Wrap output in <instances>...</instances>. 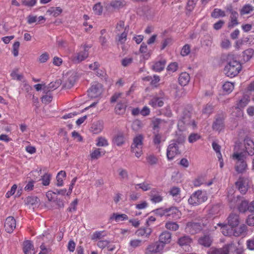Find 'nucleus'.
I'll return each instance as SVG.
<instances>
[{"label":"nucleus","instance_id":"f257e3e1","mask_svg":"<svg viewBox=\"0 0 254 254\" xmlns=\"http://www.w3.org/2000/svg\"><path fill=\"white\" fill-rule=\"evenodd\" d=\"M225 60L227 63L224 69L225 74L231 77L237 75L242 69L240 63L232 54H228Z\"/></svg>","mask_w":254,"mask_h":254},{"label":"nucleus","instance_id":"f03ea898","mask_svg":"<svg viewBox=\"0 0 254 254\" xmlns=\"http://www.w3.org/2000/svg\"><path fill=\"white\" fill-rule=\"evenodd\" d=\"M177 112L183 114V116L180 117L178 121V127L179 130H184L187 125H190L193 129L196 127L197 124L194 120H190L189 111L184 110L183 107H181L178 109Z\"/></svg>","mask_w":254,"mask_h":254},{"label":"nucleus","instance_id":"7ed1b4c3","mask_svg":"<svg viewBox=\"0 0 254 254\" xmlns=\"http://www.w3.org/2000/svg\"><path fill=\"white\" fill-rule=\"evenodd\" d=\"M121 95L122 94L120 93H116L110 98V102L111 103L117 102L114 110L115 113L119 115L125 114L127 107V102L126 99H120Z\"/></svg>","mask_w":254,"mask_h":254},{"label":"nucleus","instance_id":"20e7f679","mask_svg":"<svg viewBox=\"0 0 254 254\" xmlns=\"http://www.w3.org/2000/svg\"><path fill=\"white\" fill-rule=\"evenodd\" d=\"M245 155L244 152H236L232 155V158L235 161V170L239 173L244 172L247 167V164L245 161Z\"/></svg>","mask_w":254,"mask_h":254},{"label":"nucleus","instance_id":"39448f33","mask_svg":"<svg viewBox=\"0 0 254 254\" xmlns=\"http://www.w3.org/2000/svg\"><path fill=\"white\" fill-rule=\"evenodd\" d=\"M207 199L206 193L201 190L194 192L188 199L189 204L193 205H199Z\"/></svg>","mask_w":254,"mask_h":254},{"label":"nucleus","instance_id":"423d86ee","mask_svg":"<svg viewBox=\"0 0 254 254\" xmlns=\"http://www.w3.org/2000/svg\"><path fill=\"white\" fill-rule=\"evenodd\" d=\"M143 136L142 134L136 135L133 140V143L131 146L132 152L135 153L137 157H139L142 154V148L143 145Z\"/></svg>","mask_w":254,"mask_h":254},{"label":"nucleus","instance_id":"0eeeda50","mask_svg":"<svg viewBox=\"0 0 254 254\" xmlns=\"http://www.w3.org/2000/svg\"><path fill=\"white\" fill-rule=\"evenodd\" d=\"M91 47V46L86 44L81 46L80 51L73 56V61L75 63H79L85 60L89 56L88 51Z\"/></svg>","mask_w":254,"mask_h":254},{"label":"nucleus","instance_id":"6e6552de","mask_svg":"<svg viewBox=\"0 0 254 254\" xmlns=\"http://www.w3.org/2000/svg\"><path fill=\"white\" fill-rule=\"evenodd\" d=\"M164 248L163 244H162L159 241H156L147 246L145 253L148 254H161L163 252Z\"/></svg>","mask_w":254,"mask_h":254},{"label":"nucleus","instance_id":"1a4fd4ad","mask_svg":"<svg viewBox=\"0 0 254 254\" xmlns=\"http://www.w3.org/2000/svg\"><path fill=\"white\" fill-rule=\"evenodd\" d=\"M234 194V190L233 188H230L228 190L227 198L231 208L237 207L242 199L241 196H235Z\"/></svg>","mask_w":254,"mask_h":254},{"label":"nucleus","instance_id":"9d476101","mask_svg":"<svg viewBox=\"0 0 254 254\" xmlns=\"http://www.w3.org/2000/svg\"><path fill=\"white\" fill-rule=\"evenodd\" d=\"M88 95L91 98H95L100 96L102 92V85L98 82H94L88 90Z\"/></svg>","mask_w":254,"mask_h":254},{"label":"nucleus","instance_id":"9b49d317","mask_svg":"<svg viewBox=\"0 0 254 254\" xmlns=\"http://www.w3.org/2000/svg\"><path fill=\"white\" fill-rule=\"evenodd\" d=\"M250 97L248 95H244L238 102L237 104V107L235 108L236 110V115H233L236 117H241L243 115V111L241 109L246 107L249 103Z\"/></svg>","mask_w":254,"mask_h":254},{"label":"nucleus","instance_id":"f8f14e48","mask_svg":"<svg viewBox=\"0 0 254 254\" xmlns=\"http://www.w3.org/2000/svg\"><path fill=\"white\" fill-rule=\"evenodd\" d=\"M250 181L248 178L240 177L236 182V186L242 194H245L249 187Z\"/></svg>","mask_w":254,"mask_h":254},{"label":"nucleus","instance_id":"ddd939ff","mask_svg":"<svg viewBox=\"0 0 254 254\" xmlns=\"http://www.w3.org/2000/svg\"><path fill=\"white\" fill-rule=\"evenodd\" d=\"M45 238H46L49 242L52 240L51 235L47 231L44 232L42 235L39 236V238H41L44 242L40 246L41 251L39 253V254H48L51 251L50 248H46L45 245V242H46L44 240Z\"/></svg>","mask_w":254,"mask_h":254},{"label":"nucleus","instance_id":"4468645a","mask_svg":"<svg viewBox=\"0 0 254 254\" xmlns=\"http://www.w3.org/2000/svg\"><path fill=\"white\" fill-rule=\"evenodd\" d=\"M16 220L12 216L7 217L4 222L5 231L8 233H11L16 228Z\"/></svg>","mask_w":254,"mask_h":254},{"label":"nucleus","instance_id":"2eb2a0df","mask_svg":"<svg viewBox=\"0 0 254 254\" xmlns=\"http://www.w3.org/2000/svg\"><path fill=\"white\" fill-rule=\"evenodd\" d=\"M161 190L157 189H153L149 192V195L150 197V200L154 203H158L162 201L163 197L160 193Z\"/></svg>","mask_w":254,"mask_h":254},{"label":"nucleus","instance_id":"dca6fc26","mask_svg":"<svg viewBox=\"0 0 254 254\" xmlns=\"http://www.w3.org/2000/svg\"><path fill=\"white\" fill-rule=\"evenodd\" d=\"M227 10L230 11L231 13L230 19L228 24V27L229 28H232L239 24V22L238 21L239 14L237 12L233 10L231 7L227 8Z\"/></svg>","mask_w":254,"mask_h":254},{"label":"nucleus","instance_id":"f3484780","mask_svg":"<svg viewBox=\"0 0 254 254\" xmlns=\"http://www.w3.org/2000/svg\"><path fill=\"white\" fill-rule=\"evenodd\" d=\"M202 229V226L200 224L194 222L188 223L186 227V231L191 234L199 232Z\"/></svg>","mask_w":254,"mask_h":254},{"label":"nucleus","instance_id":"a211bd4d","mask_svg":"<svg viewBox=\"0 0 254 254\" xmlns=\"http://www.w3.org/2000/svg\"><path fill=\"white\" fill-rule=\"evenodd\" d=\"M229 246L225 245L221 248H211L207 252V254H229Z\"/></svg>","mask_w":254,"mask_h":254},{"label":"nucleus","instance_id":"6ab92c4d","mask_svg":"<svg viewBox=\"0 0 254 254\" xmlns=\"http://www.w3.org/2000/svg\"><path fill=\"white\" fill-rule=\"evenodd\" d=\"M224 127V117L222 116L217 117L212 125L213 129L215 130L220 131Z\"/></svg>","mask_w":254,"mask_h":254},{"label":"nucleus","instance_id":"aec40b11","mask_svg":"<svg viewBox=\"0 0 254 254\" xmlns=\"http://www.w3.org/2000/svg\"><path fill=\"white\" fill-rule=\"evenodd\" d=\"M171 234L167 231L163 232L159 237V242L163 244L165 247L166 244H169L171 241Z\"/></svg>","mask_w":254,"mask_h":254},{"label":"nucleus","instance_id":"412c9836","mask_svg":"<svg viewBox=\"0 0 254 254\" xmlns=\"http://www.w3.org/2000/svg\"><path fill=\"white\" fill-rule=\"evenodd\" d=\"M152 232L151 228L146 225V227H141L136 232L135 234L139 237H144L148 238Z\"/></svg>","mask_w":254,"mask_h":254},{"label":"nucleus","instance_id":"4be33fe9","mask_svg":"<svg viewBox=\"0 0 254 254\" xmlns=\"http://www.w3.org/2000/svg\"><path fill=\"white\" fill-rule=\"evenodd\" d=\"M61 84L60 80H57L55 82H51L47 86H44L42 88L44 93H48L51 90L58 88Z\"/></svg>","mask_w":254,"mask_h":254},{"label":"nucleus","instance_id":"5701e85b","mask_svg":"<svg viewBox=\"0 0 254 254\" xmlns=\"http://www.w3.org/2000/svg\"><path fill=\"white\" fill-rule=\"evenodd\" d=\"M228 224L232 227H235L239 224V216L237 214L231 213L228 217Z\"/></svg>","mask_w":254,"mask_h":254},{"label":"nucleus","instance_id":"b1692460","mask_svg":"<svg viewBox=\"0 0 254 254\" xmlns=\"http://www.w3.org/2000/svg\"><path fill=\"white\" fill-rule=\"evenodd\" d=\"M166 64L165 60L155 62L152 64L151 68L155 72H160L164 69Z\"/></svg>","mask_w":254,"mask_h":254},{"label":"nucleus","instance_id":"393cba45","mask_svg":"<svg viewBox=\"0 0 254 254\" xmlns=\"http://www.w3.org/2000/svg\"><path fill=\"white\" fill-rule=\"evenodd\" d=\"M34 246L31 241L26 240L23 242V251L24 254H34Z\"/></svg>","mask_w":254,"mask_h":254},{"label":"nucleus","instance_id":"a878e982","mask_svg":"<svg viewBox=\"0 0 254 254\" xmlns=\"http://www.w3.org/2000/svg\"><path fill=\"white\" fill-rule=\"evenodd\" d=\"M113 142L114 144L121 146L125 143V135L123 132H119L114 137Z\"/></svg>","mask_w":254,"mask_h":254},{"label":"nucleus","instance_id":"bb28decb","mask_svg":"<svg viewBox=\"0 0 254 254\" xmlns=\"http://www.w3.org/2000/svg\"><path fill=\"white\" fill-rule=\"evenodd\" d=\"M167 149V157L168 160H172L175 157V141L172 140Z\"/></svg>","mask_w":254,"mask_h":254},{"label":"nucleus","instance_id":"cd10ccee","mask_svg":"<svg viewBox=\"0 0 254 254\" xmlns=\"http://www.w3.org/2000/svg\"><path fill=\"white\" fill-rule=\"evenodd\" d=\"M190 80V76L189 73L184 72H182L179 76L178 81L179 84L182 86L187 85Z\"/></svg>","mask_w":254,"mask_h":254},{"label":"nucleus","instance_id":"c85d7f7f","mask_svg":"<svg viewBox=\"0 0 254 254\" xmlns=\"http://www.w3.org/2000/svg\"><path fill=\"white\" fill-rule=\"evenodd\" d=\"M246 150L249 155H252L254 154V142L250 139H247L244 140Z\"/></svg>","mask_w":254,"mask_h":254},{"label":"nucleus","instance_id":"c756f323","mask_svg":"<svg viewBox=\"0 0 254 254\" xmlns=\"http://www.w3.org/2000/svg\"><path fill=\"white\" fill-rule=\"evenodd\" d=\"M149 104L153 108L161 107L163 106L164 102L162 98L154 97L150 100Z\"/></svg>","mask_w":254,"mask_h":254},{"label":"nucleus","instance_id":"7c9ffc66","mask_svg":"<svg viewBox=\"0 0 254 254\" xmlns=\"http://www.w3.org/2000/svg\"><path fill=\"white\" fill-rule=\"evenodd\" d=\"M212 239L209 236H204L199 238L198 243L205 247H209L212 243Z\"/></svg>","mask_w":254,"mask_h":254},{"label":"nucleus","instance_id":"2f4dec72","mask_svg":"<svg viewBox=\"0 0 254 254\" xmlns=\"http://www.w3.org/2000/svg\"><path fill=\"white\" fill-rule=\"evenodd\" d=\"M66 177V173L64 171H60L56 177L57 184L56 185L58 187L63 186L64 185L63 179Z\"/></svg>","mask_w":254,"mask_h":254},{"label":"nucleus","instance_id":"473e14b6","mask_svg":"<svg viewBox=\"0 0 254 254\" xmlns=\"http://www.w3.org/2000/svg\"><path fill=\"white\" fill-rule=\"evenodd\" d=\"M39 199L36 196H29L25 200V203L26 205H36L38 204Z\"/></svg>","mask_w":254,"mask_h":254},{"label":"nucleus","instance_id":"72a5a7b5","mask_svg":"<svg viewBox=\"0 0 254 254\" xmlns=\"http://www.w3.org/2000/svg\"><path fill=\"white\" fill-rule=\"evenodd\" d=\"M128 216L125 214H117V213H113L112 216L110 217V219L115 220L116 222H120L121 221H123L125 220H127Z\"/></svg>","mask_w":254,"mask_h":254},{"label":"nucleus","instance_id":"f704fd0d","mask_svg":"<svg viewBox=\"0 0 254 254\" xmlns=\"http://www.w3.org/2000/svg\"><path fill=\"white\" fill-rule=\"evenodd\" d=\"M75 82V78L74 76H70L66 80L63 85V87L66 89H70L73 86Z\"/></svg>","mask_w":254,"mask_h":254},{"label":"nucleus","instance_id":"c9c22d12","mask_svg":"<svg viewBox=\"0 0 254 254\" xmlns=\"http://www.w3.org/2000/svg\"><path fill=\"white\" fill-rule=\"evenodd\" d=\"M206 178L204 176H200L195 178L193 181V184L195 187H199L205 184Z\"/></svg>","mask_w":254,"mask_h":254},{"label":"nucleus","instance_id":"e433bc0d","mask_svg":"<svg viewBox=\"0 0 254 254\" xmlns=\"http://www.w3.org/2000/svg\"><path fill=\"white\" fill-rule=\"evenodd\" d=\"M101 149L96 148L90 154V157L91 159L95 160L97 159L100 157L102 155H103L105 153V151H101Z\"/></svg>","mask_w":254,"mask_h":254},{"label":"nucleus","instance_id":"4c0bfd02","mask_svg":"<svg viewBox=\"0 0 254 254\" xmlns=\"http://www.w3.org/2000/svg\"><path fill=\"white\" fill-rule=\"evenodd\" d=\"M223 89L227 94L230 93L234 89V83L231 82H226L223 85Z\"/></svg>","mask_w":254,"mask_h":254},{"label":"nucleus","instance_id":"58836bf2","mask_svg":"<svg viewBox=\"0 0 254 254\" xmlns=\"http://www.w3.org/2000/svg\"><path fill=\"white\" fill-rule=\"evenodd\" d=\"M211 16L215 18L226 16L225 12L221 9L215 8L211 14Z\"/></svg>","mask_w":254,"mask_h":254},{"label":"nucleus","instance_id":"ea45409f","mask_svg":"<svg viewBox=\"0 0 254 254\" xmlns=\"http://www.w3.org/2000/svg\"><path fill=\"white\" fill-rule=\"evenodd\" d=\"M248 207V202L247 200H243L241 199V201L240 203L237 206V208L240 212H245L246 211H248L247 208Z\"/></svg>","mask_w":254,"mask_h":254},{"label":"nucleus","instance_id":"a19ab883","mask_svg":"<svg viewBox=\"0 0 254 254\" xmlns=\"http://www.w3.org/2000/svg\"><path fill=\"white\" fill-rule=\"evenodd\" d=\"M217 226L221 227V232L224 236H230L232 233V229H228L227 226L222 223H218Z\"/></svg>","mask_w":254,"mask_h":254},{"label":"nucleus","instance_id":"79ce46f5","mask_svg":"<svg viewBox=\"0 0 254 254\" xmlns=\"http://www.w3.org/2000/svg\"><path fill=\"white\" fill-rule=\"evenodd\" d=\"M106 236V234L104 231H96L92 234L91 239L93 241H96L101 239Z\"/></svg>","mask_w":254,"mask_h":254},{"label":"nucleus","instance_id":"37998d69","mask_svg":"<svg viewBox=\"0 0 254 254\" xmlns=\"http://www.w3.org/2000/svg\"><path fill=\"white\" fill-rule=\"evenodd\" d=\"M52 176L50 174L45 173L43 176L41 177V179L40 180L42 181V184L43 186H48L51 180Z\"/></svg>","mask_w":254,"mask_h":254},{"label":"nucleus","instance_id":"c03bdc74","mask_svg":"<svg viewBox=\"0 0 254 254\" xmlns=\"http://www.w3.org/2000/svg\"><path fill=\"white\" fill-rule=\"evenodd\" d=\"M163 122V121L160 119H155L152 122V128L153 129V131H157L159 132V129L160 127V125Z\"/></svg>","mask_w":254,"mask_h":254},{"label":"nucleus","instance_id":"a18cd8bd","mask_svg":"<svg viewBox=\"0 0 254 254\" xmlns=\"http://www.w3.org/2000/svg\"><path fill=\"white\" fill-rule=\"evenodd\" d=\"M141 189L143 191H147L151 189L150 184L147 183L146 182H144L142 183L137 184L135 185V188L136 190L138 189V188Z\"/></svg>","mask_w":254,"mask_h":254},{"label":"nucleus","instance_id":"49530a36","mask_svg":"<svg viewBox=\"0 0 254 254\" xmlns=\"http://www.w3.org/2000/svg\"><path fill=\"white\" fill-rule=\"evenodd\" d=\"M153 141L155 145H159L162 141H164L162 139V136L161 134L159 133L157 131H153Z\"/></svg>","mask_w":254,"mask_h":254},{"label":"nucleus","instance_id":"de8ad7c7","mask_svg":"<svg viewBox=\"0 0 254 254\" xmlns=\"http://www.w3.org/2000/svg\"><path fill=\"white\" fill-rule=\"evenodd\" d=\"M247 230V227L246 225L243 224L240 226L236 230H235L234 234L235 236H239L245 233Z\"/></svg>","mask_w":254,"mask_h":254},{"label":"nucleus","instance_id":"09e8293b","mask_svg":"<svg viewBox=\"0 0 254 254\" xmlns=\"http://www.w3.org/2000/svg\"><path fill=\"white\" fill-rule=\"evenodd\" d=\"M191 243V239L188 236H184L181 238L179 241V244L181 246H187L189 245Z\"/></svg>","mask_w":254,"mask_h":254},{"label":"nucleus","instance_id":"8fccbe9b","mask_svg":"<svg viewBox=\"0 0 254 254\" xmlns=\"http://www.w3.org/2000/svg\"><path fill=\"white\" fill-rule=\"evenodd\" d=\"M48 12H50L53 16L57 17L62 12V9L59 7H51Z\"/></svg>","mask_w":254,"mask_h":254},{"label":"nucleus","instance_id":"3c124183","mask_svg":"<svg viewBox=\"0 0 254 254\" xmlns=\"http://www.w3.org/2000/svg\"><path fill=\"white\" fill-rule=\"evenodd\" d=\"M92 130L94 133H98L102 130L103 127L99 122H96L92 125Z\"/></svg>","mask_w":254,"mask_h":254},{"label":"nucleus","instance_id":"603ef678","mask_svg":"<svg viewBox=\"0 0 254 254\" xmlns=\"http://www.w3.org/2000/svg\"><path fill=\"white\" fill-rule=\"evenodd\" d=\"M198 0H188L186 9L189 11H191L194 9Z\"/></svg>","mask_w":254,"mask_h":254},{"label":"nucleus","instance_id":"864d4df0","mask_svg":"<svg viewBox=\"0 0 254 254\" xmlns=\"http://www.w3.org/2000/svg\"><path fill=\"white\" fill-rule=\"evenodd\" d=\"M77 203L78 199L76 198L71 202L69 207L67 209V211L70 212H73L76 211Z\"/></svg>","mask_w":254,"mask_h":254},{"label":"nucleus","instance_id":"5fc2aeb1","mask_svg":"<svg viewBox=\"0 0 254 254\" xmlns=\"http://www.w3.org/2000/svg\"><path fill=\"white\" fill-rule=\"evenodd\" d=\"M124 5V1L121 0H113L110 3V5L115 8H119L123 6Z\"/></svg>","mask_w":254,"mask_h":254},{"label":"nucleus","instance_id":"6e6d98bb","mask_svg":"<svg viewBox=\"0 0 254 254\" xmlns=\"http://www.w3.org/2000/svg\"><path fill=\"white\" fill-rule=\"evenodd\" d=\"M253 10L254 7L252 5L247 4L243 6L241 9V12L242 14H246L250 13L251 11H253Z\"/></svg>","mask_w":254,"mask_h":254},{"label":"nucleus","instance_id":"4d7b16f0","mask_svg":"<svg viewBox=\"0 0 254 254\" xmlns=\"http://www.w3.org/2000/svg\"><path fill=\"white\" fill-rule=\"evenodd\" d=\"M93 10L95 14L100 15L103 11V7L101 5V3L100 2L96 3L93 7Z\"/></svg>","mask_w":254,"mask_h":254},{"label":"nucleus","instance_id":"13d9d810","mask_svg":"<svg viewBox=\"0 0 254 254\" xmlns=\"http://www.w3.org/2000/svg\"><path fill=\"white\" fill-rule=\"evenodd\" d=\"M253 54V50L249 49L244 51L243 53V57L245 60L249 61L252 57Z\"/></svg>","mask_w":254,"mask_h":254},{"label":"nucleus","instance_id":"bf43d9fd","mask_svg":"<svg viewBox=\"0 0 254 254\" xmlns=\"http://www.w3.org/2000/svg\"><path fill=\"white\" fill-rule=\"evenodd\" d=\"M142 244V241L139 239L131 240L129 242V245L133 248H136L141 246Z\"/></svg>","mask_w":254,"mask_h":254},{"label":"nucleus","instance_id":"052dcab7","mask_svg":"<svg viewBox=\"0 0 254 254\" xmlns=\"http://www.w3.org/2000/svg\"><path fill=\"white\" fill-rule=\"evenodd\" d=\"M109 145L108 141L105 138L100 137L98 138V141L96 143L97 146H107Z\"/></svg>","mask_w":254,"mask_h":254},{"label":"nucleus","instance_id":"680f3d73","mask_svg":"<svg viewBox=\"0 0 254 254\" xmlns=\"http://www.w3.org/2000/svg\"><path fill=\"white\" fill-rule=\"evenodd\" d=\"M46 94L45 95H44L42 97V102L45 104H48L52 101V99H53V96L50 93H49V94L46 93Z\"/></svg>","mask_w":254,"mask_h":254},{"label":"nucleus","instance_id":"e2e57ef3","mask_svg":"<svg viewBox=\"0 0 254 254\" xmlns=\"http://www.w3.org/2000/svg\"><path fill=\"white\" fill-rule=\"evenodd\" d=\"M118 172L119 175L122 179L127 180L128 179V173L126 170L120 168L118 170Z\"/></svg>","mask_w":254,"mask_h":254},{"label":"nucleus","instance_id":"0e129e2a","mask_svg":"<svg viewBox=\"0 0 254 254\" xmlns=\"http://www.w3.org/2000/svg\"><path fill=\"white\" fill-rule=\"evenodd\" d=\"M200 136L197 133H191L190 135L188 140L190 143H193L199 139H200Z\"/></svg>","mask_w":254,"mask_h":254},{"label":"nucleus","instance_id":"69168bd1","mask_svg":"<svg viewBox=\"0 0 254 254\" xmlns=\"http://www.w3.org/2000/svg\"><path fill=\"white\" fill-rule=\"evenodd\" d=\"M20 46V43L18 41L14 43L12 46V54L14 57H17L18 55V50Z\"/></svg>","mask_w":254,"mask_h":254},{"label":"nucleus","instance_id":"338daca9","mask_svg":"<svg viewBox=\"0 0 254 254\" xmlns=\"http://www.w3.org/2000/svg\"><path fill=\"white\" fill-rule=\"evenodd\" d=\"M247 248L251 251H254V237L248 240L246 242Z\"/></svg>","mask_w":254,"mask_h":254},{"label":"nucleus","instance_id":"774afa93","mask_svg":"<svg viewBox=\"0 0 254 254\" xmlns=\"http://www.w3.org/2000/svg\"><path fill=\"white\" fill-rule=\"evenodd\" d=\"M109 244L110 242L107 240H100L97 242V246L99 248L103 249L107 247Z\"/></svg>","mask_w":254,"mask_h":254}]
</instances>
